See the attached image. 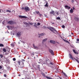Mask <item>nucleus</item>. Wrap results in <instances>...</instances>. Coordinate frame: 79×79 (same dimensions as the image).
<instances>
[{
	"label": "nucleus",
	"instance_id": "6",
	"mask_svg": "<svg viewBox=\"0 0 79 79\" xmlns=\"http://www.w3.org/2000/svg\"><path fill=\"white\" fill-rule=\"evenodd\" d=\"M49 51L52 55H54V52H53V51L52 50L49 49Z\"/></svg>",
	"mask_w": 79,
	"mask_h": 79
},
{
	"label": "nucleus",
	"instance_id": "4",
	"mask_svg": "<svg viewBox=\"0 0 79 79\" xmlns=\"http://www.w3.org/2000/svg\"><path fill=\"white\" fill-rule=\"evenodd\" d=\"M50 14H51V15H53V16H55V11L51 10V11L50 12Z\"/></svg>",
	"mask_w": 79,
	"mask_h": 79
},
{
	"label": "nucleus",
	"instance_id": "30",
	"mask_svg": "<svg viewBox=\"0 0 79 79\" xmlns=\"http://www.w3.org/2000/svg\"><path fill=\"white\" fill-rule=\"evenodd\" d=\"M4 46V45H3V44H0V47H3Z\"/></svg>",
	"mask_w": 79,
	"mask_h": 79
},
{
	"label": "nucleus",
	"instance_id": "10",
	"mask_svg": "<svg viewBox=\"0 0 79 79\" xmlns=\"http://www.w3.org/2000/svg\"><path fill=\"white\" fill-rule=\"evenodd\" d=\"M47 38H45V39H44L42 41V44H44V42H46V41H47Z\"/></svg>",
	"mask_w": 79,
	"mask_h": 79
},
{
	"label": "nucleus",
	"instance_id": "9",
	"mask_svg": "<svg viewBox=\"0 0 79 79\" xmlns=\"http://www.w3.org/2000/svg\"><path fill=\"white\" fill-rule=\"evenodd\" d=\"M7 27L8 28V29H11V30H12L13 28V27L7 26Z\"/></svg>",
	"mask_w": 79,
	"mask_h": 79
},
{
	"label": "nucleus",
	"instance_id": "59",
	"mask_svg": "<svg viewBox=\"0 0 79 79\" xmlns=\"http://www.w3.org/2000/svg\"><path fill=\"white\" fill-rule=\"evenodd\" d=\"M69 37H71V35H69Z\"/></svg>",
	"mask_w": 79,
	"mask_h": 79
},
{
	"label": "nucleus",
	"instance_id": "54",
	"mask_svg": "<svg viewBox=\"0 0 79 79\" xmlns=\"http://www.w3.org/2000/svg\"><path fill=\"white\" fill-rule=\"evenodd\" d=\"M76 58H77V60H79V58H78V57H76Z\"/></svg>",
	"mask_w": 79,
	"mask_h": 79
},
{
	"label": "nucleus",
	"instance_id": "57",
	"mask_svg": "<svg viewBox=\"0 0 79 79\" xmlns=\"http://www.w3.org/2000/svg\"><path fill=\"white\" fill-rule=\"evenodd\" d=\"M23 53H24V54H26V53L25 52H23Z\"/></svg>",
	"mask_w": 79,
	"mask_h": 79
},
{
	"label": "nucleus",
	"instance_id": "3",
	"mask_svg": "<svg viewBox=\"0 0 79 79\" xmlns=\"http://www.w3.org/2000/svg\"><path fill=\"white\" fill-rule=\"evenodd\" d=\"M21 33L20 31H19L18 32H17V35H16V36L17 37H19L20 36H21Z\"/></svg>",
	"mask_w": 79,
	"mask_h": 79
},
{
	"label": "nucleus",
	"instance_id": "33",
	"mask_svg": "<svg viewBox=\"0 0 79 79\" xmlns=\"http://www.w3.org/2000/svg\"><path fill=\"white\" fill-rule=\"evenodd\" d=\"M38 68L39 69H40V65H38Z\"/></svg>",
	"mask_w": 79,
	"mask_h": 79
},
{
	"label": "nucleus",
	"instance_id": "64",
	"mask_svg": "<svg viewBox=\"0 0 79 79\" xmlns=\"http://www.w3.org/2000/svg\"><path fill=\"white\" fill-rule=\"evenodd\" d=\"M41 62H38V63H40Z\"/></svg>",
	"mask_w": 79,
	"mask_h": 79
},
{
	"label": "nucleus",
	"instance_id": "60",
	"mask_svg": "<svg viewBox=\"0 0 79 79\" xmlns=\"http://www.w3.org/2000/svg\"><path fill=\"white\" fill-rule=\"evenodd\" d=\"M59 79H61V77H59Z\"/></svg>",
	"mask_w": 79,
	"mask_h": 79
},
{
	"label": "nucleus",
	"instance_id": "2",
	"mask_svg": "<svg viewBox=\"0 0 79 79\" xmlns=\"http://www.w3.org/2000/svg\"><path fill=\"white\" fill-rule=\"evenodd\" d=\"M24 10L26 11H30V9H29V8L27 6H26L24 7Z\"/></svg>",
	"mask_w": 79,
	"mask_h": 79
},
{
	"label": "nucleus",
	"instance_id": "53",
	"mask_svg": "<svg viewBox=\"0 0 79 79\" xmlns=\"http://www.w3.org/2000/svg\"><path fill=\"white\" fill-rule=\"evenodd\" d=\"M34 25H37V23H34Z\"/></svg>",
	"mask_w": 79,
	"mask_h": 79
},
{
	"label": "nucleus",
	"instance_id": "25",
	"mask_svg": "<svg viewBox=\"0 0 79 79\" xmlns=\"http://www.w3.org/2000/svg\"><path fill=\"white\" fill-rule=\"evenodd\" d=\"M52 29H53V30H54V31H55V32H57L56 30V29H55V28H54L53 27L52 28Z\"/></svg>",
	"mask_w": 79,
	"mask_h": 79
},
{
	"label": "nucleus",
	"instance_id": "20",
	"mask_svg": "<svg viewBox=\"0 0 79 79\" xmlns=\"http://www.w3.org/2000/svg\"><path fill=\"white\" fill-rule=\"evenodd\" d=\"M3 51L4 52H6V50L5 48H3Z\"/></svg>",
	"mask_w": 79,
	"mask_h": 79
},
{
	"label": "nucleus",
	"instance_id": "39",
	"mask_svg": "<svg viewBox=\"0 0 79 79\" xmlns=\"http://www.w3.org/2000/svg\"><path fill=\"white\" fill-rule=\"evenodd\" d=\"M13 60H14V61H16V58H13Z\"/></svg>",
	"mask_w": 79,
	"mask_h": 79
},
{
	"label": "nucleus",
	"instance_id": "32",
	"mask_svg": "<svg viewBox=\"0 0 79 79\" xmlns=\"http://www.w3.org/2000/svg\"><path fill=\"white\" fill-rule=\"evenodd\" d=\"M33 26L34 27H35V28H37V26L34 25H33Z\"/></svg>",
	"mask_w": 79,
	"mask_h": 79
},
{
	"label": "nucleus",
	"instance_id": "1",
	"mask_svg": "<svg viewBox=\"0 0 79 79\" xmlns=\"http://www.w3.org/2000/svg\"><path fill=\"white\" fill-rule=\"evenodd\" d=\"M18 63H19V66L21 68H24V63L22 61H18Z\"/></svg>",
	"mask_w": 79,
	"mask_h": 79
},
{
	"label": "nucleus",
	"instance_id": "16",
	"mask_svg": "<svg viewBox=\"0 0 79 79\" xmlns=\"http://www.w3.org/2000/svg\"><path fill=\"white\" fill-rule=\"evenodd\" d=\"M62 73L65 76V77H68V76H67V75L65 73H64L63 71L62 72Z\"/></svg>",
	"mask_w": 79,
	"mask_h": 79
},
{
	"label": "nucleus",
	"instance_id": "37",
	"mask_svg": "<svg viewBox=\"0 0 79 79\" xmlns=\"http://www.w3.org/2000/svg\"><path fill=\"white\" fill-rule=\"evenodd\" d=\"M42 75H43V76L44 77H45V74H44V73H42Z\"/></svg>",
	"mask_w": 79,
	"mask_h": 79
},
{
	"label": "nucleus",
	"instance_id": "47",
	"mask_svg": "<svg viewBox=\"0 0 79 79\" xmlns=\"http://www.w3.org/2000/svg\"><path fill=\"white\" fill-rule=\"evenodd\" d=\"M31 55H33V56L34 55V52L32 53L31 54Z\"/></svg>",
	"mask_w": 79,
	"mask_h": 79
},
{
	"label": "nucleus",
	"instance_id": "62",
	"mask_svg": "<svg viewBox=\"0 0 79 79\" xmlns=\"http://www.w3.org/2000/svg\"><path fill=\"white\" fill-rule=\"evenodd\" d=\"M27 79H31V78H27Z\"/></svg>",
	"mask_w": 79,
	"mask_h": 79
},
{
	"label": "nucleus",
	"instance_id": "38",
	"mask_svg": "<svg viewBox=\"0 0 79 79\" xmlns=\"http://www.w3.org/2000/svg\"><path fill=\"white\" fill-rule=\"evenodd\" d=\"M29 24H30V25H32L33 24V23H29Z\"/></svg>",
	"mask_w": 79,
	"mask_h": 79
},
{
	"label": "nucleus",
	"instance_id": "56",
	"mask_svg": "<svg viewBox=\"0 0 79 79\" xmlns=\"http://www.w3.org/2000/svg\"><path fill=\"white\" fill-rule=\"evenodd\" d=\"M44 28H46V27H45V26H44Z\"/></svg>",
	"mask_w": 79,
	"mask_h": 79
},
{
	"label": "nucleus",
	"instance_id": "28",
	"mask_svg": "<svg viewBox=\"0 0 79 79\" xmlns=\"http://www.w3.org/2000/svg\"><path fill=\"white\" fill-rule=\"evenodd\" d=\"M6 11V12H9V13H11V10H7Z\"/></svg>",
	"mask_w": 79,
	"mask_h": 79
},
{
	"label": "nucleus",
	"instance_id": "50",
	"mask_svg": "<svg viewBox=\"0 0 79 79\" xmlns=\"http://www.w3.org/2000/svg\"><path fill=\"white\" fill-rule=\"evenodd\" d=\"M22 10H24V8L22 7Z\"/></svg>",
	"mask_w": 79,
	"mask_h": 79
},
{
	"label": "nucleus",
	"instance_id": "13",
	"mask_svg": "<svg viewBox=\"0 0 79 79\" xmlns=\"http://www.w3.org/2000/svg\"><path fill=\"white\" fill-rule=\"evenodd\" d=\"M47 28L48 29H49L50 31H53V30H52V28H53V27H47Z\"/></svg>",
	"mask_w": 79,
	"mask_h": 79
},
{
	"label": "nucleus",
	"instance_id": "23",
	"mask_svg": "<svg viewBox=\"0 0 79 79\" xmlns=\"http://www.w3.org/2000/svg\"><path fill=\"white\" fill-rule=\"evenodd\" d=\"M48 2H46V5H44L45 6H47V7H48Z\"/></svg>",
	"mask_w": 79,
	"mask_h": 79
},
{
	"label": "nucleus",
	"instance_id": "61",
	"mask_svg": "<svg viewBox=\"0 0 79 79\" xmlns=\"http://www.w3.org/2000/svg\"><path fill=\"white\" fill-rule=\"evenodd\" d=\"M19 76H21V75H20V74H19Z\"/></svg>",
	"mask_w": 79,
	"mask_h": 79
},
{
	"label": "nucleus",
	"instance_id": "43",
	"mask_svg": "<svg viewBox=\"0 0 79 79\" xmlns=\"http://www.w3.org/2000/svg\"><path fill=\"white\" fill-rule=\"evenodd\" d=\"M37 24L38 26H40V23H37Z\"/></svg>",
	"mask_w": 79,
	"mask_h": 79
},
{
	"label": "nucleus",
	"instance_id": "31",
	"mask_svg": "<svg viewBox=\"0 0 79 79\" xmlns=\"http://www.w3.org/2000/svg\"><path fill=\"white\" fill-rule=\"evenodd\" d=\"M11 46H12V47H14V46H15V44H14L12 43L11 44Z\"/></svg>",
	"mask_w": 79,
	"mask_h": 79
},
{
	"label": "nucleus",
	"instance_id": "46",
	"mask_svg": "<svg viewBox=\"0 0 79 79\" xmlns=\"http://www.w3.org/2000/svg\"><path fill=\"white\" fill-rule=\"evenodd\" d=\"M74 0H72V3H74Z\"/></svg>",
	"mask_w": 79,
	"mask_h": 79
},
{
	"label": "nucleus",
	"instance_id": "29",
	"mask_svg": "<svg viewBox=\"0 0 79 79\" xmlns=\"http://www.w3.org/2000/svg\"><path fill=\"white\" fill-rule=\"evenodd\" d=\"M56 19H58V20L60 19H60H61L60 18V17H57L56 18Z\"/></svg>",
	"mask_w": 79,
	"mask_h": 79
},
{
	"label": "nucleus",
	"instance_id": "27",
	"mask_svg": "<svg viewBox=\"0 0 79 79\" xmlns=\"http://www.w3.org/2000/svg\"><path fill=\"white\" fill-rule=\"evenodd\" d=\"M73 52L74 53H75V54H76L77 53V52H76V51L74 49L73 50Z\"/></svg>",
	"mask_w": 79,
	"mask_h": 79
},
{
	"label": "nucleus",
	"instance_id": "40",
	"mask_svg": "<svg viewBox=\"0 0 79 79\" xmlns=\"http://www.w3.org/2000/svg\"><path fill=\"white\" fill-rule=\"evenodd\" d=\"M39 15H40V17H41V16H42V14H39Z\"/></svg>",
	"mask_w": 79,
	"mask_h": 79
},
{
	"label": "nucleus",
	"instance_id": "26",
	"mask_svg": "<svg viewBox=\"0 0 79 79\" xmlns=\"http://www.w3.org/2000/svg\"><path fill=\"white\" fill-rule=\"evenodd\" d=\"M55 13H56V14H57V15H58L60 14L59 12H58L56 11V12Z\"/></svg>",
	"mask_w": 79,
	"mask_h": 79
},
{
	"label": "nucleus",
	"instance_id": "34",
	"mask_svg": "<svg viewBox=\"0 0 79 79\" xmlns=\"http://www.w3.org/2000/svg\"><path fill=\"white\" fill-rule=\"evenodd\" d=\"M50 64H51L52 65H53V63L50 62Z\"/></svg>",
	"mask_w": 79,
	"mask_h": 79
},
{
	"label": "nucleus",
	"instance_id": "55",
	"mask_svg": "<svg viewBox=\"0 0 79 79\" xmlns=\"http://www.w3.org/2000/svg\"><path fill=\"white\" fill-rule=\"evenodd\" d=\"M52 31V32L53 33H55V31H53H53Z\"/></svg>",
	"mask_w": 79,
	"mask_h": 79
},
{
	"label": "nucleus",
	"instance_id": "44",
	"mask_svg": "<svg viewBox=\"0 0 79 79\" xmlns=\"http://www.w3.org/2000/svg\"><path fill=\"white\" fill-rule=\"evenodd\" d=\"M8 54V53L7 52H6L5 54V55H7Z\"/></svg>",
	"mask_w": 79,
	"mask_h": 79
},
{
	"label": "nucleus",
	"instance_id": "21",
	"mask_svg": "<svg viewBox=\"0 0 79 79\" xmlns=\"http://www.w3.org/2000/svg\"><path fill=\"white\" fill-rule=\"evenodd\" d=\"M74 58V60H76V61H77L78 63H79V60H77Z\"/></svg>",
	"mask_w": 79,
	"mask_h": 79
},
{
	"label": "nucleus",
	"instance_id": "49",
	"mask_svg": "<svg viewBox=\"0 0 79 79\" xmlns=\"http://www.w3.org/2000/svg\"><path fill=\"white\" fill-rule=\"evenodd\" d=\"M22 61L24 62V61H25V60H24V59H23V60L22 59Z\"/></svg>",
	"mask_w": 79,
	"mask_h": 79
},
{
	"label": "nucleus",
	"instance_id": "48",
	"mask_svg": "<svg viewBox=\"0 0 79 79\" xmlns=\"http://www.w3.org/2000/svg\"><path fill=\"white\" fill-rule=\"evenodd\" d=\"M44 16L45 17H47V15L45 14H44Z\"/></svg>",
	"mask_w": 79,
	"mask_h": 79
},
{
	"label": "nucleus",
	"instance_id": "51",
	"mask_svg": "<svg viewBox=\"0 0 79 79\" xmlns=\"http://www.w3.org/2000/svg\"><path fill=\"white\" fill-rule=\"evenodd\" d=\"M73 10H75V8L74 7H73Z\"/></svg>",
	"mask_w": 79,
	"mask_h": 79
},
{
	"label": "nucleus",
	"instance_id": "5",
	"mask_svg": "<svg viewBox=\"0 0 79 79\" xmlns=\"http://www.w3.org/2000/svg\"><path fill=\"white\" fill-rule=\"evenodd\" d=\"M8 24H15V22L12 21H10L8 22Z\"/></svg>",
	"mask_w": 79,
	"mask_h": 79
},
{
	"label": "nucleus",
	"instance_id": "41",
	"mask_svg": "<svg viewBox=\"0 0 79 79\" xmlns=\"http://www.w3.org/2000/svg\"><path fill=\"white\" fill-rule=\"evenodd\" d=\"M4 77H6V74H4Z\"/></svg>",
	"mask_w": 79,
	"mask_h": 79
},
{
	"label": "nucleus",
	"instance_id": "24",
	"mask_svg": "<svg viewBox=\"0 0 79 79\" xmlns=\"http://www.w3.org/2000/svg\"><path fill=\"white\" fill-rule=\"evenodd\" d=\"M64 42H67V43H68V44H69V41H67L66 40H64Z\"/></svg>",
	"mask_w": 79,
	"mask_h": 79
},
{
	"label": "nucleus",
	"instance_id": "19",
	"mask_svg": "<svg viewBox=\"0 0 79 79\" xmlns=\"http://www.w3.org/2000/svg\"><path fill=\"white\" fill-rule=\"evenodd\" d=\"M73 9H71L70 10V13H73Z\"/></svg>",
	"mask_w": 79,
	"mask_h": 79
},
{
	"label": "nucleus",
	"instance_id": "42",
	"mask_svg": "<svg viewBox=\"0 0 79 79\" xmlns=\"http://www.w3.org/2000/svg\"><path fill=\"white\" fill-rule=\"evenodd\" d=\"M62 28H64V27H65V26H64V25H62Z\"/></svg>",
	"mask_w": 79,
	"mask_h": 79
},
{
	"label": "nucleus",
	"instance_id": "22",
	"mask_svg": "<svg viewBox=\"0 0 79 79\" xmlns=\"http://www.w3.org/2000/svg\"><path fill=\"white\" fill-rule=\"evenodd\" d=\"M36 13L37 15H40V12L39 11H36Z\"/></svg>",
	"mask_w": 79,
	"mask_h": 79
},
{
	"label": "nucleus",
	"instance_id": "7",
	"mask_svg": "<svg viewBox=\"0 0 79 79\" xmlns=\"http://www.w3.org/2000/svg\"><path fill=\"white\" fill-rule=\"evenodd\" d=\"M74 19L75 20V21H77V22L79 21V18L78 17H75L74 18Z\"/></svg>",
	"mask_w": 79,
	"mask_h": 79
},
{
	"label": "nucleus",
	"instance_id": "58",
	"mask_svg": "<svg viewBox=\"0 0 79 79\" xmlns=\"http://www.w3.org/2000/svg\"><path fill=\"white\" fill-rule=\"evenodd\" d=\"M2 24H4V22H2Z\"/></svg>",
	"mask_w": 79,
	"mask_h": 79
},
{
	"label": "nucleus",
	"instance_id": "36",
	"mask_svg": "<svg viewBox=\"0 0 79 79\" xmlns=\"http://www.w3.org/2000/svg\"><path fill=\"white\" fill-rule=\"evenodd\" d=\"M0 56L1 58H2L3 57V55L2 54L0 55Z\"/></svg>",
	"mask_w": 79,
	"mask_h": 79
},
{
	"label": "nucleus",
	"instance_id": "35",
	"mask_svg": "<svg viewBox=\"0 0 79 79\" xmlns=\"http://www.w3.org/2000/svg\"><path fill=\"white\" fill-rule=\"evenodd\" d=\"M42 61H43L42 59H40V62H42Z\"/></svg>",
	"mask_w": 79,
	"mask_h": 79
},
{
	"label": "nucleus",
	"instance_id": "14",
	"mask_svg": "<svg viewBox=\"0 0 79 79\" xmlns=\"http://www.w3.org/2000/svg\"><path fill=\"white\" fill-rule=\"evenodd\" d=\"M23 23L24 24H25V25H27V26H29V24L28 23H27L26 22H23Z\"/></svg>",
	"mask_w": 79,
	"mask_h": 79
},
{
	"label": "nucleus",
	"instance_id": "8",
	"mask_svg": "<svg viewBox=\"0 0 79 79\" xmlns=\"http://www.w3.org/2000/svg\"><path fill=\"white\" fill-rule=\"evenodd\" d=\"M19 18H27V17L24 16L19 15Z\"/></svg>",
	"mask_w": 79,
	"mask_h": 79
},
{
	"label": "nucleus",
	"instance_id": "12",
	"mask_svg": "<svg viewBox=\"0 0 79 79\" xmlns=\"http://www.w3.org/2000/svg\"><path fill=\"white\" fill-rule=\"evenodd\" d=\"M69 56H70V59H72V60H74V59L73 58V57L72 56V55H71L70 54H69Z\"/></svg>",
	"mask_w": 79,
	"mask_h": 79
},
{
	"label": "nucleus",
	"instance_id": "15",
	"mask_svg": "<svg viewBox=\"0 0 79 79\" xmlns=\"http://www.w3.org/2000/svg\"><path fill=\"white\" fill-rule=\"evenodd\" d=\"M33 46L34 47V48H37V49L39 48H38V47H37V46H35V44H33Z\"/></svg>",
	"mask_w": 79,
	"mask_h": 79
},
{
	"label": "nucleus",
	"instance_id": "52",
	"mask_svg": "<svg viewBox=\"0 0 79 79\" xmlns=\"http://www.w3.org/2000/svg\"><path fill=\"white\" fill-rule=\"evenodd\" d=\"M2 66H0V69H2Z\"/></svg>",
	"mask_w": 79,
	"mask_h": 79
},
{
	"label": "nucleus",
	"instance_id": "17",
	"mask_svg": "<svg viewBox=\"0 0 79 79\" xmlns=\"http://www.w3.org/2000/svg\"><path fill=\"white\" fill-rule=\"evenodd\" d=\"M65 8H67V9H70L71 8V7L69 6H68L66 5L65 6Z\"/></svg>",
	"mask_w": 79,
	"mask_h": 79
},
{
	"label": "nucleus",
	"instance_id": "18",
	"mask_svg": "<svg viewBox=\"0 0 79 79\" xmlns=\"http://www.w3.org/2000/svg\"><path fill=\"white\" fill-rule=\"evenodd\" d=\"M39 37H40L41 36H43L44 35V33H41L40 34H39Z\"/></svg>",
	"mask_w": 79,
	"mask_h": 79
},
{
	"label": "nucleus",
	"instance_id": "63",
	"mask_svg": "<svg viewBox=\"0 0 79 79\" xmlns=\"http://www.w3.org/2000/svg\"><path fill=\"white\" fill-rule=\"evenodd\" d=\"M52 24H54V23H52Z\"/></svg>",
	"mask_w": 79,
	"mask_h": 79
},
{
	"label": "nucleus",
	"instance_id": "11",
	"mask_svg": "<svg viewBox=\"0 0 79 79\" xmlns=\"http://www.w3.org/2000/svg\"><path fill=\"white\" fill-rule=\"evenodd\" d=\"M49 42L50 43H51V44H55L56 43V42H55V41L52 40H50Z\"/></svg>",
	"mask_w": 79,
	"mask_h": 79
},
{
	"label": "nucleus",
	"instance_id": "45",
	"mask_svg": "<svg viewBox=\"0 0 79 79\" xmlns=\"http://www.w3.org/2000/svg\"><path fill=\"white\" fill-rule=\"evenodd\" d=\"M77 42H79V39H77Z\"/></svg>",
	"mask_w": 79,
	"mask_h": 79
}]
</instances>
